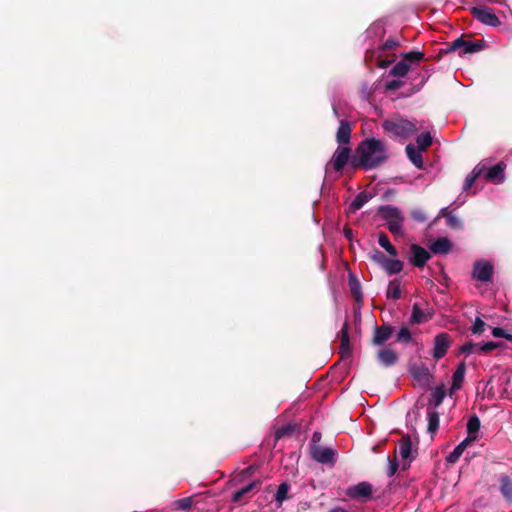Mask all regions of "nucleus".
<instances>
[{"label":"nucleus","mask_w":512,"mask_h":512,"mask_svg":"<svg viewBox=\"0 0 512 512\" xmlns=\"http://www.w3.org/2000/svg\"><path fill=\"white\" fill-rule=\"evenodd\" d=\"M388 158L387 148L383 141L376 138L363 140L357 148L358 165L368 170L373 169Z\"/></svg>","instance_id":"nucleus-1"},{"label":"nucleus","mask_w":512,"mask_h":512,"mask_svg":"<svg viewBox=\"0 0 512 512\" xmlns=\"http://www.w3.org/2000/svg\"><path fill=\"white\" fill-rule=\"evenodd\" d=\"M382 126L389 137L397 140H405L417 131L416 123L402 117L386 119Z\"/></svg>","instance_id":"nucleus-2"},{"label":"nucleus","mask_w":512,"mask_h":512,"mask_svg":"<svg viewBox=\"0 0 512 512\" xmlns=\"http://www.w3.org/2000/svg\"><path fill=\"white\" fill-rule=\"evenodd\" d=\"M380 216L386 221V225L391 233L400 235L404 217L401 211L393 206L386 205L379 208Z\"/></svg>","instance_id":"nucleus-3"},{"label":"nucleus","mask_w":512,"mask_h":512,"mask_svg":"<svg viewBox=\"0 0 512 512\" xmlns=\"http://www.w3.org/2000/svg\"><path fill=\"white\" fill-rule=\"evenodd\" d=\"M472 15L482 24L491 27H498L501 22L494 13L493 9L484 5L475 6L471 9Z\"/></svg>","instance_id":"nucleus-4"},{"label":"nucleus","mask_w":512,"mask_h":512,"mask_svg":"<svg viewBox=\"0 0 512 512\" xmlns=\"http://www.w3.org/2000/svg\"><path fill=\"white\" fill-rule=\"evenodd\" d=\"M350 152L351 150L348 146L339 145L330 162L326 165V173L329 171L330 166H333L334 170L340 172L347 164Z\"/></svg>","instance_id":"nucleus-5"},{"label":"nucleus","mask_w":512,"mask_h":512,"mask_svg":"<svg viewBox=\"0 0 512 512\" xmlns=\"http://www.w3.org/2000/svg\"><path fill=\"white\" fill-rule=\"evenodd\" d=\"M410 373L416 383L422 387L427 388L431 384L432 375L427 366L424 364H414L410 367Z\"/></svg>","instance_id":"nucleus-6"},{"label":"nucleus","mask_w":512,"mask_h":512,"mask_svg":"<svg viewBox=\"0 0 512 512\" xmlns=\"http://www.w3.org/2000/svg\"><path fill=\"white\" fill-rule=\"evenodd\" d=\"M493 275V266L488 261H478L474 264L473 278L481 281L488 282Z\"/></svg>","instance_id":"nucleus-7"},{"label":"nucleus","mask_w":512,"mask_h":512,"mask_svg":"<svg viewBox=\"0 0 512 512\" xmlns=\"http://www.w3.org/2000/svg\"><path fill=\"white\" fill-rule=\"evenodd\" d=\"M430 259L429 252L417 244L410 246V262L417 267H423Z\"/></svg>","instance_id":"nucleus-8"},{"label":"nucleus","mask_w":512,"mask_h":512,"mask_svg":"<svg viewBox=\"0 0 512 512\" xmlns=\"http://www.w3.org/2000/svg\"><path fill=\"white\" fill-rule=\"evenodd\" d=\"M334 456L335 451L329 447L315 446L312 449L313 459L322 464H333Z\"/></svg>","instance_id":"nucleus-9"},{"label":"nucleus","mask_w":512,"mask_h":512,"mask_svg":"<svg viewBox=\"0 0 512 512\" xmlns=\"http://www.w3.org/2000/svg\"><path fill=\"white\" fill-rule=\"evenodd\" d=\"M450 347V338L446 333H440L435 337L433 357L437 360L441 359Z\"/></svg>","instance_id":"nucleus-10"},{"label":"nucleus","mask_w":512,"mask_h":512,"mask_svg":"<svg viewBox=\"0 0 512 512\" xmlns=\"http://www.w3.org/2000/svg\"><path fill=\"white\" fill-rule=\"evenodd\" d=\"M371 493L372 486L368 482H360L347 490V494L355 499H369Z\"/></svg>","instance_id":"nucleus-11"},{"label":"nucleus","mask_w":512,"mask_h":512,"mask_svg":"<svg viewBox=\"0 0 512 512\" xmlns=\"http://www.w3.org/2000/svg\"><path fill=\"white\" fill-rule=\"evenodd\" d=\"M483 48L481 42L464 41L462 38H458L452 42L450 49L458 50L462 49L464 54L478 52Z\"/></svg>","instance_id":"nucleus-12"},{"label":"nucleus","mask_w":512,"mask_h":512,"mask_svg":"<svg viewBox=\"0 0 512 512\" xmlns=\"http://www.w3.org/2000/svg\"><path fill=\"white\" fill-rule=\"evenodd\" d=\"M506 165L503 162H500L493 167L489 168L486 172V178L496 184H500L505 180L504 170Z\"/></svg>","instance_id":"nucleus-13"},{"label":"nucleus","mask_w":512,"mask_h":512,"mask_svg":"<svg viewBox=\"0 0 512 512\" xmlns=\"http://www.w3.org/2000/svg\"><path fill=\"white\" fill-rule=\"evenodd\" d=\"M351 137V126L347 121L342 120L337 130V142L341 146H347Z\"/></svg>","instance_id":"nucleus-14"},{"label":"nucleus","mask_w":512,"mask_h":512,"mask_svg":"<svg viewBox=\"0 0 512 512\" xmlns=\"http://www.w3.org/2000/svg\"><path fill=\"white\" fill-rule=\"evenodd\" d=\"M466 372V366L464 363H460L452 376V386L450 389V394H453L455 391L459 390L463 384L464 377Z\"/></svg>","instance_id":"nucleus-15"},{"label":"nucleus","mask_w":512,"mask_h":512,"mask_svg":"<svg viewBox=\"0 0 512 512\" xmlns=\"http://www.w3.org/2000/svg\"><path fill=\"white\" fill-rule=\"evenodd\" d=\"M407 157L413 163L415 167L418 169L423 168V158H422V150L416 148L413 144H408L405 148Z\"/></svg>","instance_id":"nucleus-16"},{"label":"nucleus","mask_w":512,"mask_h":512,"mask_svg":"<svg viewBox=\"0 0 512 512\" xmlns=\"http://www.w3.org/2000/svg\"><path fill=\"white\" fill-rule=\"evenodd\" d=\"M473 442L472 437H466L463 441H461L452 452L447 456V461L449 463H455L463 454L464 450Z\"/></svg>","instance_id":"nucleus-17"},{"label":"nucleus","mask_w":512,"mask_h":512,"mask_svg":"<svg viewBox=\"0 0 512 512\" xmlns=\"http://www.w3.org/2000/svg\"><path fill=\"white\" fill-rule=\"evenodd\" d=\"M430 249L435 254H445L450 251L451 242L447 238H439L431 244Z\"/></svg>","instance_id":"nucleus-18"},{"label":"nucleus","mask_w":512,"mask_h":512,"mask_svg":"<svg viewBox=\"0 0 512 512\" xmlns=\"http://www.w3.org/2000/svg\"><path fill=\"white\" fill-rule=\"evenodd\" d=\"M392 331L393 329L387 326L377 328L373 337V342L376 345H382L391 337Z\"/></svg>","instance_id":"nucleus-19"},{"label":"nucleus","mask_w":512,"mask_h":512,"mask_svg":"<svg viewBox=\"0 0 512 512\" xmlns=\"http://www.w3.org/2000/svg\"><path fill=\"white\" fill-rule=\"evenodd\" d=\"M486 167L485 165H477L473 170L472 172L466 177L465 181H464V185H463V189L465 191L469 190L472 185L474 184V182L476 181V179L482 175V173L485 171Z\"/></svg>","instance_id":"nucleus-20"},{"label":"nucleus","mask_w":512,"mask_h":512,"mask_svg":"<svg viewBox=\"0 0 512 512\" xmlns=\"http://www.w3.org/2000/svg\"><path fill=\"white\" fill-rule=\"evenodd\" d=\"M378 359L384 366H391L396 363L397 355L393 350L383 349L379 351Z\"/></svg>","instance_id":"nucleus-21"},{"label":"nucleus","mask_w":512,"mask_h":512,"mask_svg":"<svg viewBox=\"0 0 512 512\" xmlns=\"http://www.w3.org/2000/svg\"><path fill=\"white\" fill-rule=\"evenodd\" d=\"M382 268L389 274L400 273L403 269V262L398 259L388 258Z\"/></svg>","instance_id":"nucleus-22"},{"label":"nucleus","mask_w":512,"mask_h":512,"mask_svg":"<svg viewBox=\"0 0 512 512\" xmlns=\"http://www.w3.org/2000/svg\"><path fill=\"white\" fill-rule=\"evenodd\" d=\"M411 441L409 438H402L398 444L397 453L403 460H409L411 456Z\"/></svg>","instance_id":"nucleus-23"},{"label":"nucleus","mask_w":512,"mask_h":512,"mask_svg":"<svg viewBox=\"0 0 512 512\" xmlns=\"http://www.w3.org/2000/svg\"><path fill=\"white\" fill-rule=\"evenodd\" d=\"M480 428V420L476 415L471 416L467 422V437H472L473 442L477 439V433Z\"/></svg>","instance_id":"nucleus-24"},{"label":"nucleus","mask_w":512,"mask_h":512,"mask_svg":"<svg viewBox=\"0 0 512 512\" xmlns=\"http://www.w3.org/2000/svg\"><path fill=\"white\" fill-rule=\"evenodd\" d=\"M430 316L425 313L418 304L413 305L411 322L416 324H421L428 321Z\"/></svg>","instance_id":"nucleus-25"},{"label":"nucleus","mask_w":512,"mask_h":512,"mask_svg":"<svg viewBox=\"0 0 512 512\" xmlns=\"http://www.w3.org/2000/svg\"><path fill=\"white\" fill-rule=\"evenodd\" d=\"M386 294L388 298L395 300L401 297V286L398 279H394L389 282Z\"/></svg>","instance_id":"nucleus-26"},{"label":"nucleus","mask_w":512,"mask_h":512,"mask_svg":"<svg viewBox=\"0 0 512 512\" xmlns=\"http://www.w3.org/2000/svg\"><path fill=\"white\" fill-rule=\"evenodd\" d=\"M428 431L435 433L439 427V415L435 410L428 409Z\"/></svg>","instance_id":"nucleus-27"},{"label":"nucleus","mask_w":512,"mask_h":512,"mask_svg":"<svg viewBox=\"0 0 512 512\" xmlns=\"http://www.w3.org/2000/svg\"><path fill=\"white\" fill-rule=\"evenodd\" d=\"M378 244L384 248L387 253H389L391 256L396 257L397 256V250L394 246L391 245L389 238L386 234L381 233L378 237Z\"/></svg>","instance_id":"nucleus-28"},{"label":"nucleus","mask_w":512,"mask_h":512,"mask_svg":"<svg viewBox=\"0 0 512 512\" xmlns=\"http://www.w3.org/2000/svg\"><path fill=\"white\" fill-rule=\"evenodd\" d=\"M445 395V389L443 386L436 387L431 393L430 403L433 404L434 407H438L443 402Z\"/></svg>","instance_id":"nucleus-29"},{"label":"nucleus","mask_w":512,"mask_h":512,"mask_svg":"<svg viewBox=\"0 0 512 512\" xmlns=\"http://www.w3.org/2000/svg\"><path fill=\"white\" fill-rule=\"evenodd\" d=\"M409 68L410 66L406 61H400L393 66L390 73L396 77H404L409 71Z\"/></svg>","instance_id":"nucleus-30"},{"label":"nucleus","mask_w":512,"mask_h":512,"mask_svg":"<svg viewBox=\"0 0 512 512\" xmlns=\"http://www.w3.org/2000/svg\"><path fill=\"white\" fill-rule=\"evenodd\" d=\"M370 199V196L367 193H359L355 199L350 204V210L356 211L359 210L367 203Z\"/></svg>","instance_id":"nucleus-31"},{"label":"nucleus","mask_w":512,"mask_h":512,"mask_svg":"<svg viewBox=\"0 0 512 512\" xmlns=\"http://www.w3.org/2000/svg\"><path fill=\"white\" fill-rule=\"evenodd\" d=\"M432 142L433 139L429 132L423 133L416 138L417 148L422 151L429 147Z\"/></svg>","instance_id":"nucleus-32"},{"label":"nucleus","mask_w":512,"mask_h":512,"mask_svg":"<svg viewBox=\"0 0 512 512\" xmlns=\"http://www.w3.org/2000/svg\"><path fill=\"white\" fill-rule=\"evenodd\" d=\"M257 485V482H251L245 487L239 489L233 494V501L234 502H240L242 500V497L245 496L247 493L251 492Z\"/></svg>","instance_id":"nucleus-33"},{"label":"nucleus","mask_w":512,"mask_h":512,"mask_svg":"<svg viewBox=\"0 0 512 512\" xmlns=\"http://www.w3.org/2000/svg\"><path fill=\"white\" fill-rule=\"evenodd\" d=\"M500 489H501L503 496L506 499H508V500L512 499V482L510 481V479L508 477L502 478Z\"/></svg>","instance_id":"nucleus-34"},{"label":"nucleus","mask_w":512,"mask_h":512,"mask_svg":"<svg viewBox=\"0 0 512 512\" xmlns=\"http://www.w3.org/2000/svg\"><path fill=\"white\" fill-rule=\"evenodd\" d=\"M288 491H289V486L287 483L280 484V486L278 487V490L276 492V495H275L278 506H281L283 501L287 498Z\"/></svg>","instance_id":"nucleus-35"},{"label":"nucleus","mask_w":512,"mask_h":512,"mask_svg":"<svg viewBox=\"0 0 512 512\" xmlns=\"http://www.w3.org/2000/svg\"><path fill=\"white\" fill-rule=\"evenodd\" d=\"M461 353L469 356L474 353H481L479 343L467 342L460 348Z\"/></svg>","instance_id":"nucleus-36"},{"label":"nucleus","mask_w":512,"mask_h":512,"mask_svg":"<svg viewBox=\"0 0 512 512\" xmlns=\"http://www.w3.org/2000/svg\"><path fill=\"white\" fill-rule=\"evenodd\" d=\"M486 323L481 320L479 317L476 318L474 324L472 325V333L476 335H480L485 331Z\"/></svg>","instance_id":"nucleus-37"},{"label":"nucleus","mask_w":512,"mask_h":512,"mask_svg":"<svg viewBox=\"0 0 512 512\" xmlns=\"http://www.w3.org/2000/svg\"><path fill=\"white\" fill-rule=\"evenodd\" d=\"M174 505L177 509L184 510V511L188 510L192 506V498L186 497V498L176 500L174 502Z\"/></svg>","instance_id":"nucleus-38"},{"label":"nucleus","mask_w":512,"mask_h":512,"mask_svg":"<svg viewBox=\"0 0 512 512\" xmlns=\"http://www.w3.org/2000/svg\"><path fill=\"white\" fill-rule=\"evenodd\" d=\"M350 288L351 292L356 298L357 301H360L362 299V294L360 291V283L356 279H350Z\"/></svg>","instance_id":"nucleus-39"},{"label":"nucleus","mask_w":512,"mask_h":512,"mask_svg":"<svg viewBox=\"0 0 512 512\" xmlns=\"http://www.w3.org/2000/svg\"><path fill=\"white\" fill-rule=\"evenodd\" d=\"M492 335L496 338H505L509 341H512V334L500 327L493 328Z\"/></svg>","instance_id":"nucleus-40"},{"label":"nucleus","mask_w":512,"mask_h":512,"mask_svg":"<svg viewBox=\"0 0 512 512\" xmlns=\"http://www.w3.org/2000/svg\"><path fill=\"white\" fill-rule=\"evenodd\" d=\"M446 220H447V224L450 227L455 228V229L462 228V221L456 215L449 214V215H447Z\"/></svg>","instance_id":"nucleus-41"},{"label":"nucleus","mask_w":512,"mask_h":512,"mask_svg":"<svg viewBox=\"0 0 512 512\" xmlns=\"http://www.w3.org/2000/svg\"><path fill=\"white\" fill-rule=\"evenodd\" d=\"M424 54L419 51H410L405 54V59L409 62H419L423 59Z\"/></svg>","instance_id":"nucleus-42"},{"label":"nucleus","mask_w":512,"mask_h":512,"mask_svg":"<svg viewBox=\"0 0 512 512\" xmlns=\"http://www.w3.org/2000/svg\"><path fill=\"white\" fill-rule=\"evenodd\" d=\"M479 347H480V352L481 353H487V352H490V351L498 348L499 347V343L493 342V341H489V342H485V343H479Z\"/></svg>","instance_id":"nucleus-43"},{"label":"nucleus","mask_w":512,"mask_h":512,"mask_svg":"<svg viewBox=\"0 0 512 512\" xmlns=\"http://www.w3.org/2000/svg\"><path fill=\"white\" fill-rule=\"evenodd\" d=\"M397 341L398 342H403V343H408L411 341V333L409 332V330L407 328H402L398 335H397Z\"/></svg>","instance_id":"nucleus-44"},{"label":"nucleus","mask_w":512,"mask_h":512,"mask_svg":"<svg viewBox=\"0 0 512 512\" xmlns=\"http://www.w3.org/2000/svg\"><path fill=\"white\" fill-rule=\"evenodd\" d=\"M339 336H340V339H341V343H343L345 345L350 343L347 323H345L343 325V327L341 328V330L339 332Z\"/></svg>","instance_id":"nucleus-45"},{"label":"nucleus","mask_w":512,"mask_h":512,"mask_svg":"<svg viewBox=\"0 0 512 512\" xmlns=\"http://www.w3.org/2000/svg\"><path fill=\"white\" fill-rule=\"evenodd\" d=\"M372 259L382 267L388 258L382 252L376 251L372 255Z\"/></svg>","instance_id":"nucleus-46"},{"label":"nucleus","mask_w":512,"mask_h":512,"mask_svg":"<svg viewBox=\"0 0 512 512\" xmlns=\"http://www.w3.org/2000/svg\"><path fill=\"white\" fill-rule=\"evenodd\" d=\"M340 353H341L342 357H348L350 355V346H349V344L345 345V344L341 343Z\"/></svg>","instance_id":"nucleus-47"},{"label":"nucleus","mask_w":512,"mask_h":512,"mask_svg":"<svg viewBox=\"0 0 512 512\" xmlns=\"http://www.w3.org/2000/svg\"><path fill=\"white\" fill-rule=\"evenodd\" d=\"M398 469V464L395 461H389L388 475L393 476Z\"/></svg>","instance_id":"nucleus-48"},{"label":"nucleus","mask_w":512,"mask_h":512,"mask_svg":"<svg viewBox=\"0 0 512 512\" xmlns=\"http://www.w3.org/2000/svg\"><path fill=\"white\" fill-rule=\"evenodd\" d=\"M290 431L289 427L278 429L276 432V438H282L284 435H286Z\"/></svg>","instance_id":"nucleus-49"},{"label":"nucleus","mask_w":512,"mask_h":512,"mask_svg":"<svg viewBox=\"0 0 512 512\" xmlns=\"http://www.w3.org/2000/svg\"><path fill=\"white\" fill-rule=\"evenodd\" d=\"M412 217L417 221H424V219H425L424 216L422 215V213L417 212V211L412 213Z\"/></svg>","instance_id":"nucleus-50"},{"label":"nucleus","mask_w":512,"mask_h":512,"mask_svg":"<svg viewBox=\"0 0 512 512\" xmlns=\"http://www.w3.org/2000/svg\"><path fill=\"white\" fill-rule=\"evenodd\" d=\"M329 512H348V511L342 507H336V508L331 509Z\"/></svg>","instance_id":"nucleus-51"},{"label":"nucleus","mask_w":512,"mask_h":512,"mask_svg":"<svg viewBox=\"0 0 512 512\" xmlns=\"http://www.w3.org/2000/svg\"><path fill=\"white\" fill-rule=\"evenodd\" d=\"M376 29H380V26H379V25H373L372 27H370V28L368 29V31H367V32L370 34V33H372V31H374V30H376Z\"/></svg>","instance_id":"nucleus-52"},{"label":"nucleus","mask_w":512,"mask_h":512,"mask_svg":"<svg viewBox=\"0 0 512 512\" xmlns=\"http://www.w3.org/2000/svg\"><path fill=\"white\" fill-rule=\"evenodd\" d=\"M393 45H394V43H392V42H386L385 48H391V47H393Z\"/></svg>","instance_id":"nucleus-53"},{"label":"nucleus","mask_w":512,"mask_h":512,"mask_svg":"<svg viewBox=\"0 0 512 512\" xmlns=\"http://www.w3.org/2000/svg\"><path fill=\"white\" fill-rule=\"evenodd\" d=\"M351 234H352V231L351 230H346L345 232V235L350 238L351 237Z\"/></svg>","instance_id":"nucleus-54"},{"label":"nucleus","mask_w":512,"mask_h":512,"mask_svg":"<svg viewBox=\"0 0 512 512\" xmlns=\"http://www.w3.org/2000/svg\"><path fill=\"white\" fill-rule=\"evenodd\" d=\"M388 87H389V88L396 87V83L389 84V85H388Z\"/></svg>","instance_id":"nucleus-55"}]
</instances>
